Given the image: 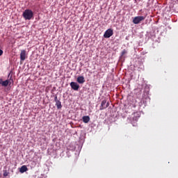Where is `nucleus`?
Returning a JSON list of instances; mask_svg holds the SVG:
<instances>
[{"instance_id": "f257e3e1", "label": "nucleus", "mask_w": 178, "mask_h": 178, "mask_svg": "<svg viewBox=\"0 0 178 178\" xmlns=\"http://www.w3.org/2000/svg\"><path fill=\"white\" fill-rule=\"evenodd\" d=\"M22 16L25 20H31L34 16V13L30 9H26L24 11Z\"/></svg>"}, {"instance_id": "f03ea898", "label": "nucleus", "mask_w": 178, "mask_h": 178, "mask_svg": "<svg viewBox=\"0 0 178 178\" xmlns=\"http://www.w3.org/2000/svg\"><path fill=\"white\" fill-rule=\"evenodd\" d=\"M143 20H145V17L144 16H137L134 17L133 23L134 24H140Z\"/></svg>"}, {"instance_id": "7ed1b4c3", "label": "nucleus", "mask_w": 178, "mask_h": 178, "mask_svg": "<svg viewBox=\"0 0 178 178\" xmlns=\"http://www.w3.org/2000/svg\"><path fill=\"white\" fill-rule=\"evenodd\" d=\"M113 35V30L112 29H108L106 30L104 34V38H111Z\"/></svg>"}, {"instance_id": "20e7f679", "label": "nucleus", "mask_w": 178, "mask_h": 178, "mask_svg": "<svg viewBox=\"0 0 178 178\" xmlns=\"http://www.w3.org/2000/svg\"><path fill=\"white\" fill-rule=\"evenodd\" d=\"M26 58H27V51H26V50H24V49L21 50L20 60L23 62V61L26 60Z\"/></svg>"}, {"instance_id": "39448f33", "label": "nucleus", "mask_w": 178, "mask_h": 178, "mask_svg": "<svg viewBox=\"0 0 178 178\" xmlns=\"http://www.w3.org/2000/svg\"><path fill=\"white\" fill-rule=\"evenodd\" d=\"M109 106V102L106 103V99H104L102 102L101 106H100V111H104V109H106Z\"/></svg>"}, {"instance_id": "423d86ee", "label": "nucleus", "mask_w": 178, "mask_h": 178, "mask_svg": "<svg viewBox=\"0 0 178 178\" xmlns=\"http://www.w3.org/2000/svg\"><path fill=\"white\" fill-rule=\"evenodd\" d=\"M70 87L74 91H79V88H80V85L78 84L76 82H71Z\"/></svg>"}, {"instance_id": "0eeeda50", "label": "nucleus", "mask_w": 178, "mask_h": 178, "mask_svg": "<svg viewBox=\"0 0 178 178\" xmlns=\"http://www.w3.org/2000/svg\"><path fill=\"white\" fill-rule=\"evenodd\" d=\"M13 83V79H12V76H10V80H6L3 81V87H8L9 84H12Z\"/></svg>"}, {"instance_id": "6e6552de", "label": "nucleus", "mask_w": 178, "mask_h": 178, "mask_svg": "<svg viewBox=\"0 0 178 178\" xmlns=\"http://www.w3.org/2000/svg\"><path fill=\"white\" fill-rule=\"evenodd\" d=\"M76 81L79 84H84V83H86V80L84 79V76H78L76 79Z\"/></svg>"}, {"instance_id": "1a4fd4ad", "label": "nucleus", "mask_w": 178, "mask_h": 178, "mask_svg": "<svg viewBox=\"0 0 178 178\" xmlns=\"http://www.w3.org/2000/svg\"><path fill=\"white\" fill-rule=\"evenodd\" d=\"M28 170H29V169L27 168V166H26V165H22L19 169L20 173H24V172H27Z\"/></svg>"}, {"instance_id": "9d476101", "label": "nucleus", "mask_w": 178, "mask_h": 178, "mask_svg": "<svg viewBox=\"0 0 178 178\" xmlns=\"http://www.w3.org/2000/svg\"><path fill=\"white\" fill-rule=\"evenodd\" d=\"M82 120L83 123H88L90 122V116H83Z\"/></svg>"}, {"instance_id": "9b49d317", "label": "nucleus", "mask_w": 178, "mask_h": 178, "mask_svg": "<svg viewBox=\"0 0 178 178\" xmlns=\"http://www.w3.org/2000/svg\"><path fill=\"white\" fill-rule=\"evenodd\" d=\"M56 106H57L58 109H62V102L60 101L56 102Z\"/></svg>"}, {"instance_id": "f8f14e48", "label": "nucleus", "mask_w": 178, "mask_h": 178, "mask_svg": "<svg viewBox=\"0 0 178 178\" xmlns=\"http://www.w3.org/2000/svg\"><path fill=\"white\" fill-rule=\"evenodd\" d=\"M126 54H127V49L122 50V51L121 52V56H124Z\"/></svg>"}, {"instance_id": "ddd939ff", "label": "nucleus", "mask_w": 178, "mask_h": 178, "mask_svg": "<svg viewBox=\"0 0 178 178\" xmlns=\"http://www.w3.org/2000/svg\"><path fill=\"white\" fill-rule=\"evenodd\" d=\"M3 54V51H2V49H0V56H2Z\"/></svg>"}, {"instance_id": "4468645a", "label": "nucleus", "mask_w": 178, "mask_h": 178, "mask_svg": "<svg viewBox=\"0 0 178 178\" xmlns=\"http://www.w3.org/2000/svg\"><path fill=\"white\" fill-rule=\"evenodd\" d=\"M54 101H55V102H56L57 101H59V100H58V96H55Z\"/></svg>"}, {"instance_id": "2eb2a0df", "label": "nucleus", "mask_w": 178, "mask_h": 178, "mask_svg": "<svg viewBox=\"0 0 178 178\" xmlns=\"http://www.w3.org/2000/svg\"><path fill=\"white\" fill-rule=\"evenodd\" d=\"M3 81L2 79H0V84H1V86L3 85Z\"/></svg>"}, {"instance_id": "dca6fc26", "label": "nucleus", "mask_w": 178, "mask_h": 178, "mask_svg": "<svg viewBox=\"0 0 178 178\" xmlns=\"http://www.w3.org/2000/svg\"><path fill=\"white\" fill-rule=\"evenodd\" d=\"M9 76H10V74H8V77H9Z\"/></svg>"}, {"instance_id": "f3484780", "label": "nucleus", "mask_w": 178, "mask_h": 178, "mask_svg": "<svg viewBox=\"0 0 178 178\" xmlns=\"http://www.w3.org/2000/svg\"><path fill=\"white\" fill-rule=\"evenodd\" d=\"M138 1H141V0H138Z\"/></svg>"}]
</instances>
